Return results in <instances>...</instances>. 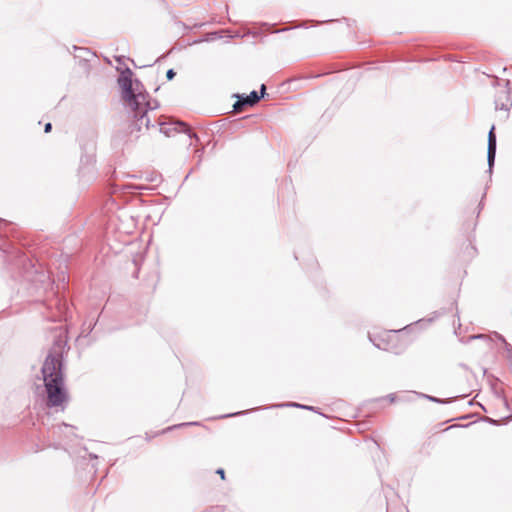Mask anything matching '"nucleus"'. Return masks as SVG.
I'll use <instances>...</instances> for the list:
<instances>
[{"instance_id":"ddd939ff","label":"nucleus","mask_w":512,"mask_h":512,"mask_svg":"<svg viewBox=\"0 0 512 512\" xmlns=\"http://www.w3.org/2000/svg\"><path fill=\"white\" fill-rule=\"evenodd\" d=\"M51 128H52L51 123H47V124L45 125V129H44L45 133L50 132V131H51Z\"/></svg>"},{"instance_id":"39448f33","label":"nucleus","mask_w":512,"mask_h":512,"mask_svg":"<svg viewBox=\"0 0 512 512\" xmlns=\"http://www.w3.org/2000/svg\"><path fill=\"white\" fill-rule=\"evenodd\" d=\"M495 126L493 125L488 133V151H487V161L489 170L492 169L496 156V135H495Z\"/></svg>"},{"instance_id":"dca6fc26","label":"nucleus","mask_w":512,"mask_h":512,"mask_svg":"<svg viewBox=\"0 0 512 512\" xmlns=\"http://www.w3.org/2000/svg\"><path fill=\"white\" fill-rule=\"evenodd\" d=\"M375 346L380 348V349L386 350V347L381 346L380 343H375Z\"/></svg>"},{"instance_id":"f03ea898","label":"nucleus","mask_w":512,"mask_h":512,"mask_svg":"<svg viewBox=\"0 0 512 512\" xmlns=\"http://www.w3.org/2000/svg\"><path fill=\"white\" fill-rule=\"evenodd\" d=\"M118 83L122 89L123 98L127 101L129 106L144 100L143 92L138 91L140 83L136 81L134 85L130 69H127L126 72L121 74Z\"/></svg>"},{"instance_id":"9d476101","label":"nucleus","mask_w":512,"mask_h":512,"mask_svg":"<svg viewBox=\"0 0 512 512\" xmlns=\"http://www.w3.org/2000/svg\"><path fill=\"white\" fill-rule=\"evenodd\" d=\"M189 425H199V422L181 423L179 425H176V427H183V426H189ZM173 428H175V426L169 427L168 430H172Z\"/></svg>"},{"instance_id":"6ab92c4d","label":"nucleus","mask_w":512,"mask_h":512,"mask_svg":"<svg viewBox=\"0 0 512 512\" xmlns=\"http://www.w3.org/2000/svg\"><path fill=\"white\" fill-rule=\"evenodd\" d=\"M264 91H265V85H262V86H261V92H262V94L264 93Z\"/></svg>"},{"instance_id":"f3484780","label":"nucleus","mask_w":512,"mask_h":512,"mask_svg":"<svg viewBox=\"0 0 512 512\" xmlns=\"http://www.w3.org/2000/svg\"><path fill=\"white\" fill-rule=\"evenodd\" d=\"M241 413H242V412L232 413V414H228V415H226L225 417L236 416V415H239V414H241Z\"/></svg>"},{"instance_id":"7ed1b4c3","label":"nucleus","mask_w":512,"mask_h":512,"mask_svg":"<svg viewBox=\"0 0 512 512\" xmlns=\"http://www.w3.org/2000/svg\"><path fill=\"white\" fill-rule=\"evenodd\" d=\"M144 100L139 101L137 104H131L130 107L134 112V118L136 119V123L138 125V129H141L142 126L149 128L150 126V118L148 116V112L155 110L159 107V103L155 99H147L148 95L143 93Z\"/></svg>"},{"instance_id":"2eb2a0df","label":"nucleus","mask_w":512,"mask_h":512,"mask_svg":"<svg viewBox=\"0 0 512 512\" xmlns=\"http://www.w3.org/2000/svg\"><path fill=\"white\" fill-rule=\"evenodd\" d=\"M388 398H389L391 403L395 401V395L394 394L388 395Z\"/></svg>"},{"instance_id":"1a4fd4ad","label":"nucleus","mask_w":512,"mask_h":512,"mask_svg":"<svg viewBox=\"0 0 512 512\" xmlns=\"http://www.w3.org/2000/svg\"><path fill=\"white\" fill-rule=\"evenodd\" d=\"M279 406H290V407H298V408H303V409H307V410H313L314 408L312 406H306V405H301V404H298V403H295V402H290V403H286V404H280Z\"/></svg>"},{"instance_id":"f8f14e48","label":"nucleus","mask_w":512,"mask_h":512,"mask_svg":"<svg viewBox=\"0 0 512 512\" xmlns=\"http://www.w3.org/2000/svg\"><path fill=\"white\" fill-rule=\"evenodd\" d=\"M166 76H167V78H168L169 80H172V79L174 78V76H175V72H174V70H173V69H169V70L167 71Z\"/></svg>"},{"instance_id":"0eeeda50","label":"nucleus","mask_w":512,"mask_h":512,"mask_svg":"<svg viewBox=\"0 0 512 512\" xmlns=\"http://www.w3.org/2000/svg\"><path fill=\"white\" fill-rule=\"evenodd\" d=\"M261 96L262 95H259L256 91H252L246 97L238 96L237 102L233 105L234 111L240 112L246 105L253 106L260 100Z\"/></svg>"},{"instance_id":"4468645a","label":"nucleus","mask_w":512,"mask_h":512,"mask_svg":"<svg viewBox=\"0 0 512 512\" xmlns=\"http://www.w3.org/2000/svg\"><path fill=\"white\" fill-rule=\"evenodd\" d=\"M216 473H217V474H219V475L221 476V478H222V479H224V478H225V476H224V475H225V472H224V470H223V469H221V468H220V469H218V470L216 471Z\"/></svg>"},{"instance_id":"9b49d317","label":"nucleus","mask_w":512,"mask_h":512,"mask_svg":"<svg viewBox=\"0 0 512 512\" xmlns=\"http://www.w3.org/2000/svg\"><path fill=\"white\" fill-rule=\"evenodd\" d=\"M220 33H221V32H214V33H211V34L209 35V37L207 38V40H208V41H212V40H215V39H217V38L222 37V36L220 35Z\"/></svg>"},{"instance_id":"412c9836","label":"nucleus","mask_w":512,"mask_h":512,"mask_svg":"<svg viewBox=\"0 0 512 512\" xmlns=\"http://www.w3.org/2000/svg\"><path fill=\"white\" fill-rule=\"evenodd\" d=\"M214 512H219V508L213 509Z\"/></svg>"},{"instance_id":"aec40b11","label":"nucleus","mask_w":512,"mask_h":512,"mask_svg":"<svg viewBox=\"0 0 512 512\" xmlns=\"http://www.w3.org/2000/svg\"><path fill=\"white\" fill-rule=\"evenodd\" d=\"M430 400L432 401H438L437 399L433 398V397H428Z\"/></svg>"},{"instance_id":"20e7f679","label":"nucleus","mask_w":512,"mask_h":512,"mask_svg":"<svg viewBox=\"0 0 512 512\" xmlns=\"http://www.w3.org/2000/svg\"><path fill=\"white\" fill-rule=\"evenodd\" d=\"M159 126L160 132L168 137L172 136L175 132H184L188 134L190 139L193 137L197 139L196 134L192 133L187 124L182 121L170 120L166 122H160Z\"/></svg>"},{"instance_id":"a211bd4d","label":"nucleus","mask_w":512,"mask_h":512,"mask_svg":"<svg viewBox=\"0 0 512 512\" xmlns=\"http://www.w3.org/2000/svg\"><path fill=\"white\" fill-rule=\"evenodd\" d=\"M485 336L480 334V335H477V336H473V338H484Z\"/></svg>"},{"instance_id":"6e6552de","label":"nucleus","mask_w":512,"mask_h":512,"mask_svg":"<svg viewBox=\"0 0 512 512\" xmlns=\"http://www.w3.org/2000/svg\"><path fill=\"white\" fill-rule=\"evenodd\" d=\"M495 336L504 343L505 350H506V353H507V357L512 360V347H511V345L506 342V340L504 339V337L502 335H500L498 333H495Z\"/></svg>"},{"instance_id":"423d86ee","label":"nucleus","mask_w":512,"mask_h":512,"mask_svg":"<svg viewBox=\"0 0 512 512\" xmlns=\"http://www.w3.org/2000/svg\"><path fill=\"white\" fill-rule=\"evenodd\" d=\"M512 106V98L508 90H500L495 98V109L508 111Z\"/></svg>"},{"instance_id":"f257e3e1","label":"nucleus","mask_w":512,"mask_h":512,"mask_svg":"<svg viewBox=\"0 0 512 512\" xmlns=\"http://www.w3.org/2000/svg\"><path fill=\"white\" fill-rule=\"evenodd\" d=\"M42 374L47 392V405H62L67 399V394L63 387L60 360L56 356L48 355L42 367Z\"/></svg>"}]
</instances>
